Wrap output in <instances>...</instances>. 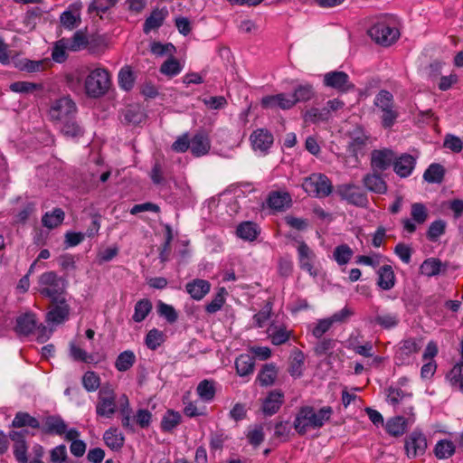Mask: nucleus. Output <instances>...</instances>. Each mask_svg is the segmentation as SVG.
Here are the masks:
<instances>
[{
    "instance_id": "obj_44",
    "label": "nucleus",
    "mask_w": 463,
    "mask_h": 463,
    "mask_svg": "<svg viewBox=\"0 0 463 463\" xmlns=\"http://www.w3.org/2000/svg\"><path fill=\"white\" fill-rule=\"evenodd\" d=\"M135 363L136 355L134 352L126 350L118 355L115 361V367L118 372H126L129 370Z\"/></svg>"
},
{
    "instance_id": "obj_15",
    "label": "nucleus",
    "mask_w": 463,
    "mask_h": 463,
    "mask_svg": "<svg viewBox=\"0 0 463 463\" xmlns=\"http://www.w3.org/2000/svg\"><path fill=\"white\" fill-rule=\"evenodd\" d=\"M411 215L412 220L403 219L402 221L403 229L409 233H413L416 231V225L424 223L428 219V211L426 206L420 203H415L411 204Z\"/></svg>"
},
{
    "instance_id": "obj_26",
    "label": "nucleus",
    "mask_w": 463,
    "mask_h": 463,
    "mask_svg": "<svg viewBox=\"0 0 463 463\" xmlns=\"http://www.w3.org/2000/svg\"><path fill=\"white\" fill-rule=\"evenodd\" d=\"M372 323L379 326L385 330H391L398 326L400 324V317L397 312L380 311L371 320Z\"/></svg>"
},
{
    "instance_id": "obj_33",
    "label": "nucleus",
    "mask_w": 463,
    "mask_h": 463,
    "mask_svg": "<svg viewBox=\"0 0 463 463\" xmlns=\"http://www.w3.org/2000/svg\"><path fill=\"white\" fill-rule=\"evenodd\" d=\"M255 367V359L248 354H242L235 360L236 372L240 376L251 374Z\"/></svg>"
},
{
    "instance_id": "obj_31",
    "label": "nucleus",
    "mask_w": 463,
    "mask_h": 463,
    "mask_svg": "<svg viewBox=\"0 0 463 463\" xmlns=\"http://www.w3.org/2000/svg\"><path fill=\"white\" fill-rule=\"evenodd\" d=\"M277 377L278 368L273 363H270L263 364L257 376V380L260 386L268 387L275 383Z\"/></svg>"
},
{
    "instance_id": "obj_8",
    "label": "nucleus",
    "mask_w": 463,
    "mask_h": 463,
    "mask_svg": "<svg viewBox=\"0 0 463 463\" xmlns=\"http://www.w3.org/2000/svg\"><path fill=\"white\" fill-rule=\"evenodd\" d=\"M336 194L341 200L346 201L349 204L365 208L368 205L366 193L354 184H342L336 186Z\"/></svg>"
},
{
    "instance_id": "obj_43",
    "label": "nucleus",
    "mask_w": 463,
    "mask_h": 463,
    "mask_svg": "<svg viewBox=\"0 0 463 463\" xmlns=\"http://www.w3.org/2000/svg\"><path fill=\"white\" fill-rule=\"evenodd\" d=\"M196 392L202 401L205 402H212L215 396L214 382L212 380H203L196 388Z\"/></svg>"
},
{
    "instance_id": "obj_47",
    "label": "nucleus",
    "mask_w": 463,
    "mask_h": 463,
    "mask_svg": "<svg viewBox=\"0 0 463 463\" xmlns=\"http://www.w3.org/2000/svg\"><path fill=\"white\" fill-rule=\"evenodd\" d=\"M456 450V447L451 440H439L434 448V454L439 459H446L450 458Z\"/></svg>"
},
{
    "instance_id": "obj_10",
    "label": "nucleus",
    "mask_w": 463,
    "mask_h": 463,
    "mask_svg": "<svg viewBox=\"0 0 463 463\" xmlns=\"http://www.w3.org/2000/svg\"><path fill=\"white\" fill-rule=\"evenodd\" d=\"M349 137L350 141L346 150L349 156L354 157L357 161L359 156H364L366 154L369 136L362 128L356 127L349 133Z\"/></svg>"
},
{
    "instance_id": "obj_5",
    "label": "nucleus",
    "mask_w": 463,
    "mask_h": 463,
    "mask_svg": "<svg viewBox=\"0 0 463 463\" xmlns=\"http://www.w3.org/2000/svg\"><path fill=\"white\" fill-rule=\"evenodd\" d=\"M77 107L69 97H61L51 102L48 116L51 121L56 125L76 117Z\"/></svg>"
},
{
    "instance_id": "obj_1",
    "label": "nucleus",
    "mask_w": 463,
    "mask_h": 463,
    "mask_svg": "<svg viewBox=\"0 0 463 463\" xmlns=\"http://www.w3.org/2000/svg\"><path fill=\"white\" fill-rule=\"evenodd\" d=\"M330 406H324L316 411L313 406H302L298 409L293 427L297 433L304 436L309 430H318L329 421L333 415Z\"/></svg>"
},
{
    "instance_id": "obj_59",
    "label": "nucleus",
    "mask_w": 463,
    "mask_h": 463,
    "mask_svg": "<svg viewBox=\"0 0 463 463\" xmlns=\"http://www.w3.org/2000/svg\"><path fill=\"white\" fill-rule=\"evenodd\" d=\"M157 313L160 317H165V320L170 324L177 321L178 314L175 307L171 305L159 301L157 304Z\"/></svg>"
},
{
    "instance_id": "obj_49",
    "label": "nucleus",
    "mask_w": 463,
    "mask_h": 463,
    "mask_svg": "<svg viewBox=\"0 0 463 463\" xmlns=\"http://www.w3.org/2000/svg\"><path fill=\"white\" fill-rule=\"evenodd\" d=\"M152 310V303L147 298H143L138 300L135 305V310L134 315L132 317V319L137 322L140 323L147 317V315Z\"/></svg>"
},
{
    "instance_id": "obj_48",
    "label": "nucleus",
    "mask_w": 463,
    "mask_h": 463,
    "mask_svg": "<svg viewBox=\"0 0 463 463\" xmlns=\"http://www.w3.org/2000/svg\"><path fill=\"white\" fill-rule=\"evenodd\" d=\"M330 118V113L325 108H311L304 114V120L306 122L317 124L319 122L327 121Z\"/></svg>"
},
{
    "instance_id": "obj_9",
    "label": "nucleus",
    "mask_w": 463,
    "mask_h": 463,
    "mask_svg": "<svg viewBox=\"0 0 463 463\" xmlns=\"http://www.w3.org/2000/svg\"><path fill=\"white\" fill-rule=\"evenodd\" d=\"M370 37L378 44L390 46L400 36L398 29L389 26L384 22H379L373 24L369 30Z\"/></svg>"
},
{
    "instance_id": "obj_34",
    "label": "nucleus",
    "mask_w": 463,
    "mask_h": 463,
    "mask_svg": "<svg viewBox=\"0 0 463 463\" xmlns=\"http://www.w3.org/2000/svg\"><path fill=\"white\" fill-rule=\"evenodd\" d=\"M59 128L62 135L67 137H80L84 134L82 127L76 120V117H73L59 125Z\"/></svg>"
},
{
    "instance_id": "obj_38",
    "label": "nucleus",
    "mask_w": 463,
    "mask_h": 463,
    "mask_svg": "<svg viewBox=\"0 0 463 463\" xmlns=\"http://www.w3.org/2000/svg\"><path fill=\"white\" fill-rule=\"evenodd\" d=\"M65 213L62 209L55 208L52 212H47L42 218V223L48 229H54L62 223Z\"/></svg>"
},
{
    "instance_id": "obj_14",
    "label": "nucleus",
    "mask_w": 463,
    "mask_h": 463,
    "mask_svg": "<svg viewBox=\"0 0 463 463\" xmlns=\"http://www.w3.org/2000/svg\"><path fill=\"white\" fill-rule=\"evenodd\" d=\"M52 307L46 315V320L52 324H62L69 319L70 306L64 297L59 298L57 301H52Z\"/></svg>"
},
{
    "instance_id": "obj_37",
    "label": "nucleus",
    "mask_w": 463,
    "mask_h": 463,
    "mask_svg": "<svg viewBox=\"0 0 463 463\" xmlns=\"http://www.w3.org/2000/svg\"><path fill=\"white\" fill-rule=\"evenodd\" d=\"M105 444L113 450L120 449L124 445V437L117 428H109L104 432Z\"/></svg>"
},
{
    "instance_id": "obj_42",
    "label": "nucleus",
    "mask_w": 463,
    "mask_h": 463,
    "mask_svg": "<svg viewBox=\"0 0 463 463\" xmlns=\"http://www.w3.org/2000/svg\"><path fill=\"white\" fill-rule=\"evenodd\" d=\"M169 172L167 166L160 160H155L153 167L150 171L149 176L155 184H163L165 183V178L168 176Z\"/></svg>"
},
{
    "instance_id": "obj_55",
    "label": "nucleus",
    "mask_w": 463,
    "mask_h": 463,
    "mask_svg": "<svg viewBox=\"0 0 463 463\" xmlns=\"http://www.w3.org/2000/svg\"><path fill=\"white\" fill-rule=\"evenodd\" d=\"M225 294L226 289L224 288H220L213 298L205 306L206 312L209 314H214L219 311L225 303Z\"/></svg>"
},
{
    "instance_id": "obj_18",
    "label": "nucleus",
    "mask_w": 463,
    "mask_h": 463,
    "mask_svg": "<svg viewBox=\"0 0 463 463\" xmlns=\"http://www.w3.org/2000/svg\"><path fill=\"white\" fill-rule=\"evenodd\" d=\"M67 427L60 415H49L43 419L40 429L43 434L62 436Z\"/></svg>"
},
{
    "instance_id": "obj_2",
    "label": "nucleus",
    "mask_w": 463,
    "mask_h": 463,
    "mask_svg": "<svg viewBox=\"0 0 463 463\" xmlns=\"http://www.w3.org/2000/svg\"><path fill=\"white\" fill-rule=\"evenodd\" d=\"M38 291L51 301H57L63 297L67 288V280L58 276L55 271H46L38 278Z\"/></svg>"
},
{
    "instance_id": "obj_61",
    "label": "nucleus",
    "mask_w": 463,
    "mask_h": 463,
    "mask_svg": "<svg viewBox=\"0 0 463 463\" xmlns=\"http://www.w3.org/2000/svg\"><path fill=\"white\" fill-rule=\"evenodd\" d=\"M82 384L88 392H95L100 385L99 376L95 372L89 371L82 377Z\"/></svg>"
},
{
    "instance_id": "obj_46",
    "label": "nucleus",
    "mask_w": 463,
    "mask_h": 463,
    "mask_svg": "<svg viewBox=\"0 0 463 463\" xmlns=\"http://www.w3.org/2000/svg\"><path fill=\"white\" fill-rule=\"evenodd\" d=\"M445 175L444 167L437 163L431 164L423 174L425 181L431 184H439L442 182Z\"/></svg>"
},
{
    "instance_id": "obj_41",
    "label": "nucleus",
    "mask_w": 463,
    "mask_h": 463,
    "mask_svg": "<svg viewBox=\"0 0 463 463\" xmlns=\"http://www.w3.org/2000/svg\"><path fill=\"white\" fill-rule=\"evenodd\" d=\"M292 94L296 103H298L309 101L315 97L316 92L312 84L304 83L298 85Z\"/></svg>"
},
{
    "instance_id": "obj_28",
    "label": "nucleus",
    "mask_w": 463,
    "mask_h": 463,
    "mask_svg": "<svg viewBox=\"0 0 463 463\" xmlns=\"http://www.w3.org/2000/svg\"><path fill=\"white\" fill-rule=\"evenodd\" d=\"M377 285L383 290H390L395 285V274L391 265L382 266L378 271Z\"/></svg>"
},
{
    "instance_id": "obj_54",
    "label": "nucleus",
    "mask_w": 463,
    "mask_h": 463,
    "mask_svg": "<svg viewBox=\"0 0 463 463\" xmlns=\"http://www.w3.org/2000/svg\"><path fill=\"white\" fill-rule=\"evenodd\" d=\"M165 341V335L162 331L153 328L146 334L145 343L150 350H156Z\"/></svg>"
},
{
    "instance_id": "obj_4",
    "label": "nucleus",
    "mask_w": 463,
    "mask_h": 463,
    "mask_svg": "<svg viewBox=\"0 0 463 463\" xmlns=\"http://www.w3.org/2000/svg\"><path fill=\"white\" fill-rule=\"evenodd\" d=\"M109 87L110 76L104 68L90 71L85 79L84 88L88 97L99 98L107 93Z\"/></svg>"
},
{
    "instance_id": "obj_60",
    "label": "nucleus",
    "mask_w": 463,
    "mask_h": 463,
    "mask_svg": "<svg viewBox=\"0 0 463 463\" xmlns=\"http://www.w3.org/2000/svg\"><path fill=\"white\" fill-rule=\"evenodd\" d=\"M291 427L288 421H279L274 426V438L280 442L289 440Z\"/></svg>"
},
{
    "instance_id": "obj_6",
    "label": "nucleus",
    "mask_w": 463,
    "mask_h": 463,
    "mask_svg": "<svg viewBox=\"0 0 463 463\" xmlns=\"http://www.w3.org/2000/svg\"><path fill=\"white\" fill-rule=\"evenodd\" d=\"M304 190L317 198L327 197L333 191L330 179L324 174L315 173L304 179Z\"/></svg>"
},
{
    "instance_id": "obj_56",
    "label": "nucleus",
    "mask_w": 463,
    "mask_h": 463,
    "mask_svg": "<svg viewBox=\"0 0 463 463\" xmlns=\"http://www.w3.org/2000/svg\"><path fill=\"white\" fill-rule=\"evenodd\" d=\"M334 259L339 265H345L353 256V250L347 244L337 246L334 250Z\"/></svg>"
},
{
    "instance_id": "obj_21",
    "label": "nucleus",
    "mask_w": 463,
    "mask_h": 463,
    "mask_svg": "<svg viewBox=\"0 0 463 463\" xmlns=\"http://www.w3.org/2000/svg\"><path fill=\"white\" fill-rule=\"evenodd\" d=\"M211 141L206 132L198 131L190 140V150L194 156H203L210 151Z\"/></svg>"
},
{
    "instance_id": "obj_23",
    "label": "nucleus",
    "mask_w": 463,
    "mask_h": 463,
    "mask_svg": "<svg viewBox=\"0 0 463 463\" xmlns=\"http://www.w3.org/2000/svg\"><path fill=\"white\" fill-rule=\"evenodd\" d=\"M284 402V393L280 390L269 392L262 403V411L265 415L275 414Z\"/></svg>"
},
{
    "instance_id": "obj_63",
    "label": "nucleus",
    "mask_w": 463,
    "mask_h": 463,
    "mask_svg": "<svg viewBox=\"0 0 463 463\" xmlns=\"http://www.w3.org/2000/svg\"><path fill=\"white\" fill-rule=\"evenodd\" d=\"M269 336L273 345H280L289 339L290 334L285 328L275 327L274 330L269 329Z\"/></svg>"
},
{
    "instance_id": "obj_45",
    "label": "nucleus",
    "mask_w": 463,
    "mask_h": 463,
    "mask_svg": "<svg viewBox=\"0 0 463 463\" xmlns=\"http://www.w3.org/2000/svg\"><path fill=\"white\" fill-rule=\"evenodd\" d=\"M407 428V420L402 416H397L390 419L386 423V430L394 437L402 436Z\"/></svg>"
},
{
    "instance_id": "obj_58",
    "label": "nucleus",
    "mask_w": 463,
    "mask_h": 463,
    "mask_svg": "<svg viewBox=\"0 0 463 463\" xmlns=\"http://www.w3.org/2000/svg\"><path fill=\"white\" fill-rule=\"evenodd\" d=\"M181 420V415L173 411H167L161 421V429L164 431H171Z\"/></svg>"
},
{
    "instance_id": "obj_29",
    "label": "nucleus",
    "mask_w": 463,
    "mask_h": 463,
    "mask_svg": "<svg viewBox=\"0 0 463 463\" xmlns=\"http://www.w3.org/2000/svg\"><path fill=\"white\" fill-rule=\"evenodd\" d=\"M420 349V343L414 338L404 339L400 342L395 353V359L404 360L409 356L417 354Z\"/></svg>"
},
{
    "instance_id": "obj_13",
    "label": "nucleus",
    "mask_w": 463,
    "mask_h": 463,
    "mask_svg": "<svg viewBox=\"0 0 463 463\" xmlns=\"http://www.w3.org/2000/svg\"><path fill=\"white\" fill-rule=\"evenodd\" d=\"M404 448L409 458L421 456L425 453L427 449L426 437L421 431L413 430L406 437Z\"/></svg>"
},
{
    "instance_id": "obj_39",
    "label": "nucleus",
    "mask_w": 463,
    "mask_h": 463,
    "mask_svg": "<svg viewBox=\"0 0 463 463\" xmlns=\"http://www.w3.org/2000/svg\"><path fill=\"white\" fill-rule=\"evenodd\" d=\"M260 231L258 225L252 222H243L237 226L236 234L245 241H254Z\"/></svg>"
},
{
    "instance_id": "obj_52",
    "label": "nucleus",
    "mask_w": 463,
    "mask_h": 463,
    "mask_svg": "<svg viewBox=\"0 0 463 463\" xmlns=\"http://www.w3.org/2000/svg\"><path fill=\"white\" fill-rule=\"evenodd\" d=\"M135 82V77L132 70L128 66L123 67L118 73V85L124 90H130Z\"/></svg>"
},
{
    "instance_id": "obj_64",
    "label": "nucleus",
    "mask_w": 463,
    "mask_h": 463,
    "mask_svg": "<svg viewBox=\"0 0 463 463\" xmlns=\"http://www.w3.org/2000/svg\"><path fill=\"white\" fill-rule=\"evenodd\" d=\"M335 344L336 341L335 339L323 338L315 345L314 352L317 356L327 354L329 351L335 348Z\"/></svg>"
},
{
    "instance_id": "obj_3",
    "label": "nucleus",
    "mask_w": 463,
    "mask_h": 463,
    "mask_svg": "<svg viewBox=\"0 0 463 463\" xmlns=\"http://www.w3.org/2000/svg\"><path fill=\"white\" fill-rule=\"evenodd\" d=\"M373 105L381 111V124L383 128H391L400 116L394 105L393 95L381 90L374 98Z\"/></svg>"
},
{
    "instance_id": "obj_40",
    "label": "nucleus",
    "mask_w": 463,
    "mask_h": 463,
    "mask_svg": "<svg viewBox=\"0 0 463 463\" xmlns=\"http://www.w3.org/2000/svg\"><path fill=\"white\" fill-rule=\"evenodd\" d=\"M69 51L79 52L87 48L90 44L89 37L82 30H78L74 33L71 38H67Z\"/></svg>"
},
{
    "instance_id": "obj_20",
    "label": "nucleus",
    "mask_w": 463,
    "mask_h": 463,
    "mask_svg": "<svg viewBox=\"0 0 463 463\" xmlns=\"http://www.w3.org/2000/svg\"><path fill=\"white\" fill-rule=\"evenodd\" d=\"M37 324L36 316L33 313L28 312L16 318L14 329L18 335L27 336L35 332Z\"/></svg>"
},
{
    "instance_id": "obj_53",
    "label": "nucleus",
    "mask_w": 463,
    "mask_h": 463,
    "mask_svg": "<svg viewBox=\"0 0 463 463\" xmlns=\"http://www.w3.org/2000/svg\"><path fill=\"white\" fill-rule=\"evenodd\" d=\"M160 72L168 77H174L182 71V66L174 56L169 57L160 67Z\"/></svg>"
},
{
    "instance_id": "obj_35",
    "label": "nucleus",
    "mask_w": 463,
    "mask_h": 463,
    "mask_svg": "<svg viewBox=\"0 0 463 463\" xmlns=\"http://www.w3.org/2000/svg\"><path fill=\"white\" fill-rule=\"evenodd\" d=\"M12 427L24 428L30 427L32 429H40V421L33 416L25 411H18L12 420Z\"/></svg>"
},
{
    "instance_id": "obj_17",
    "label": "nucleus",
    "mask_w": 463,
    "mask_h": 463,
    "mask_svg": "<svg viewBox=\"0 0 463 463\" xmlns=\"http://www.w3.org/2000/svg\"><path fill=\"white\" fill-rule=\"evenodd\" d=\"M362 183L364 186L372 193L377 194H384L387 193L388 186L381 172L372 171L364 175Z\"/></svg>"
},
{
    "instance_id": "obj_22",
    "label": "nucleus",
    "mask_w": 463,
    "mask_h": 463,
    "mask_svg": "<svg viewBox=\"0 0 463 463\" xmlns=\"http://www.w3.org/2000/svg\"><path fill=\"white\" fill-rule=\"evenodd\" d=\"M298 253L300 268L308 272L311 276L316 277L317 272L315 270L313 266L315 254L305 241L299 242Z\"/></svg>"
},
{
    "instance_id": "obj_57",
    "label": "nucleus",
    "mask_w": 463,
    "mask_h": 463,
    "mask_svg": "<svg viewBox=\"0 0 463 463\" xmlns=\"http://www.w3.org/2000/svg\"><path fill=\"white\" fill-rule=\"evenodd\" d=\"M9 89L16 93H32L34 90H42L43 85L29 81H15L10 85Z\"/></svg>"
},
{
    "instance_id": "obj_36",
    "label": "nucleus",
    "mask_w": 463,
    "mask_h": 463,
    "mask_svg": "<svg viewBox=\"0 0 463 463\" xmlns=\"http://www.w3.org/2000/svg\"><path fill=\"white\" fill-rule=\"evenodd\" d=\"M305 356L302 351L295 348L291 354L290 364L288 368L289 374L294 378L302 375Z\"/></svg>"
},
{
    "instance_id": "obj_30",
    "label": "nucleus",
    "mask_w": 463,
    "mask_h": 463,
    "mask_svg": "<svg viewBox=\"0 0 463 463\" xmlns=\"http://www.w3.org/2000/svg\"><path fill=\"white\" fill-rule=\"evenodd\" d=\"M421 274L427 277L437 276L447 270V264L443 263L439 259L429 258L425 260L420 267Z\"/></svg>"
},
{
    "instance_id": "obj_16",
    "label": "nucleus",
    "mask_w": 463,
    "mask_h": 463,
    "mask_svg": "<svg viewBox=\"0 0 463 463\" xmlns=\"http://www.w3.org/2000/svg\"><path fill=\"white\" fill-rule=\"evenodd\" d=\"M27 430H13L9 433V438L14 441V455L19 463H27L28 446L25 440Z\"/></svg>"
},
{
    "instance_id": "obj_12",
    "label": "nucleus",
    "mask_w": 463,
    "mask_h": 463,
    "mask_svg": "<svg viewBox=\"0 0 463 463\" xmlns=\"http://www.w3.org/2000/svg\"><path fill=\"white\" fill-rule=\"evenodd\" d=\"M323 83L326 87L336 90L338 92H348L354 89L349 80V76L344 71H333L324 75Z\"/></svg>"
},
{
    "instance_id": "obj_7",
    "label": "nucleus",
    "mask_w": 463,
    "mask_h": 463,
    "mask_svg": "<svg viewBox=\"0 0 463 463\" xmlns=\"http://www.w3.org/2000/svg\"><path fill=\"white\" fill-rule=\"evenodd\" d=\"M117 395L110 386H102L98 393L96 413L99 417L111 418L117 411Z\"/></svg>"
},
{
    "instance_id": "obj_24",
    "label": "nucleus",
    "mask_w": 463,
    "mask_h": 463,
    "mask_svg": "<svg viewBox=\"0 0 463 463\" xmlns=\"http://www.w3.org/2000/svg\"><path fill=\"white\" fill-rule=\"evenodd\" d=\"M168 15V10L166 7L161 9L155 8L150 15L146 17L143 24V32L147 34L153 30H156L161 27Z\"/></svg>"
},
{
    "instance_id": "obj_19",
    "label": "nucleus",
    "mask_w": 463,
    "mask_h": 463,
    "mask_svg": "<svg viewBox=\"0 0 463 463\" xmlns=\"http://www.w3.org/2000/svg\"><path fill=\"white\" fill-rule=\"evenodd\" d=\"M416 159L410 154L404 153L400 156H395L393 162V171L401 178L410 176L415 167Z\"/></svg>"
},
{
    "instance_id": "obj_11",
    "label": "nucleus",
    "mask_w": 463,
    "mask_h": 463,
    "mask_svg": "<svg viewBox=\"0 0 463 463\" xmlns=\"http://www.w3.org/2000/svg\"><path fill=\"white\" fill-rule=\"evenodd\" d=\"M395 153L391 148L374 149L371 153L370 166L372 171L384 172L393 165Z\"/></svg>"
},
{
    "instance_id": "obj_25",
    "label": "nucleus",
    "mask_w": 463,
    "mask_h": 463,
    "mask_svg": "<svg viewBox=\"0 0 463 463\" xmlns=\"http://www.w3.org/2000/svg\"><path fill=\"white\" fill-rule=\"evenodd\" d=\"M250 141L254 150L266 152L273 144V136L269 131L260 128L253 131Z\"/></svg>"
},
{
    "instance_id": "obj_51",
    "label": "nucleus",
    "mask_w": 463,
    "mask_h": 463,
    "mask_svg": "<svg viewBox=\"0 0 463 463\" xmlns=\"http://www.w3.org/2000/svg\"><path fill=\"white\" fill-rule=\"evenodd\" d=\"M446 226V222L441 219L432 222L426 232L428 240L436 242L445 233Z\"/></svg>"
},
{
    "instance_id": "obj_62",
    "label": "nucleus",
    "mask_w": 463,
    "mask_h": 463,
    "mask_svg": "<svg viewBox=\"0 0 463 463\" xmlns=\"http://www.w3.org/2000/svg\"><path fill=\"white\" fill-rule=\"evenodd\" d=\"M43 14V11L37 6L28 9L24 17V25L31 30L33 29Z\"/></svg>"
},
{
    "instance_id": "obj_27",
    "label": "nucleus",
    "mask_w": 463,
    "mask_h": 463,
    "mask_svg": "<svg viewBox=\"0 0 463 463\" xmlns=\"http://www.w3.org/2000/svg\"><path fill=\"white\" fill-rule=\"evenodd\" d=\"M185 288L192 298L194 300H201L209 293L211 284L205 279H195L188 282Z\"/></svg>"
},
{
    "instance_id": "obj_32",
    "label": "nucleus",
    "mask_w": 463,
    "mask_h": 463,
    "mask_svg": "<svg viewBox=\"0 0 463 463\" xmlns=\"http://www.w3.org/2000/svg\"><path fill=\"white\" fill-rule=\"evenodd\" d=\"M269 208L276 211H282L291 204V197L288 193L272 192L267 200Z\"/></svg>"
},
{
    "instance_id": "obj_50",
    "label": "nucleus",
    "mask_w": 463,
    "mask_h": 463,
    "mask_svg": "<svg viewBox=\"0 0 463 463\" xmlns=\"http://www.w3.org/2000/svg\"><path fill=\"white\" fill-rule=\"evenodd\" d=\"M66 50L69 51L67 38H61V40L57 41L54 43V46H53L52 52V60L58 63L64 62L68 58Z\"/></svg>"
}]
</instances>
